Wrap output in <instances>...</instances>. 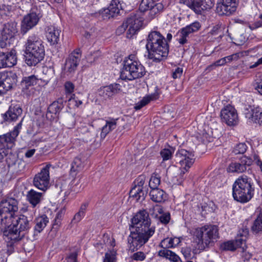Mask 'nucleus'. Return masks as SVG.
<instances>
[{
    "instance_id": "f257e3e1",
    "label": "nucleus",
    "mask_w": 262,
    "mask_h": 262,
    "mask_svg": "<svg viewBox=\"0 0 262 262\" xmlns=\"http://www.w3.org/2000/svg\"><path fill=\"white\" fill-rule=\"evenodd\" d=\"M18 201L8 198L0 202V233L13 242H18L24 238L31 225L34 212L31 211L29 215L20 214L18 217Z\"/></svg>"
},
{
    "instance_id": "f03ea898",
    "label": "nucleus",
    "mask_w": 262,
    "mask_h": 262,
    "mask_svg": "<svg viewBox=\"0 0 262 262\" xmlns=\"http://www.w3.org/2000/svg\"><path fill=\"white\" fill-rule=\"evenodd\" d=\"M130 234L128 237L129 250H138L147 242L155 232V227L150 226L149 213L145 210H140L132 219Z\"/></svg>"
},
{
    "instance_id": "7ed1b4c3",
    "label": "nucleus",
    "mask_w": 262,
    "mask_h": 262,
    "mask_svg": "<svg viewBox=\"0 0 262 262\" xmlns=\"http://www.w3.org/2000/svg\"><path fill=\"white\" fill-rule=\"evenodd\" d=\"M154 4L153 0H142L139 6L140 11L132 13L123 21L122 25L117 28L116 30V34L120 35L127 29L126 37L128 38H131L142 25L143 13L149 10Z\"/></svg>"
},
{
    "instance_id": "20e7f679",
    "label": "nucleus",
    "mask_w": 262,
    "mask_h": 262,
    "mask_svg": "<svg viewBox=\"0 0 262 262\" xmlns=\"http://www.w3.org/2000/svg\"><path fill=\"white\" fill-rule=\"evenodd\" d=\"M146 48L148 58L160 62L168 56L169 46L165 37L158 31H151L148 35Z\"/></svg>"
},
{
    "instance_id": "39448f33",
    "label": "nucleus",
    "mask_w": 262,
    "mask_h": 262,
    "mask_svg": "<svg viewBox=\"0 0 262 262\" xmlns=\"http://www.w3.org/2000/svg\"><path fill=\"white\" fill-rule=\"evenodd\" d=\"M190 234L198 250L203 251L213 245L219 238V228L214 225H206L191 230Z\"/></svg>"
},
{
    "instance_id": "423d86ee",
    "label": "nucleus",
    "mask_w": 262,
    "mask_h": 262,
    "mask_svg": "<svg viewBox=\"0 0 262 262\" xmlns=\"http://www.w3.org/2000/svg\"><path fill=\"white\" fill-rule=\"evenodd\" d=\"M25 47L24 59L28 66H35L43 59L45 47L38 36L35 34L29 35Z\"/></svg>"
},
{
    "instance_id": "0eeeda50",
    "label": "nucleus",
    "mask_w": 262,
    "mask_h": 262,
    "mask_svg": "<svg viewBox=\"0 0 262 262\" xmlns=\"http://www.w3.org/2000/svg\"><path fill=\"white\" fill-rule=\"evenodd\" d=\"M254 187L250 178L245 175L239 177L232 186V195L234 199L245 203L251 200L254 195Z\"/></svg>"
},
{
    "instance_id": "6e6552de",
    "label": "nucleus",
    "mask_w": 262,
    "mask_h": 262,
    "mask_svg": "<svg viewBox=\"0 0 262 262\" xmlns=\"http://www.w3.org/2000/svg\"><path fill=\"white\" fill-rule=\"evenodd\" d=\"M145 74L144 67L137 60L136 56L132 54L124 60L120 78L122 80H132L142 77Z\"/></svg>"
},
{
    "instance_id": "1a4fd4ad",
    "label": "nucleus",
    "mask_w": 262,
    "mask_h": 262,
    "mask_svg": "<svg viewBox=\"0 0 262 262\" xmlns=\"http://www.w3.org/2000/svg\"><path fill=\"white\" fill-rule=\"evenodd\" d=\"M17 25L15 21L8 22L4 25L0 34L1 48L5 49L10 47L17 33Z\"/></svg>"
},
{
    "instance_id": "9d476101",
    "label": "nucleus",
    "mask_w": 262,
    "mask_h": 262,
    "mask_svg": "<svg viewBox=\"0 0 262 262\" xmlns=\"http://www.w3.org/2000/svg\"><path fill=\"white\" fill-rule=\"evenodd\" d=\"M41 17L42 11L40 6H33L30 13L24 17L21 27V33L26 34L30 29L36 26Z\"/></svg>"
},
{
    "instance_id": "9b49d317",
    "label": "nucleus",
    "mask_w": 262,
    "mask_h": 262,
    "mask_svg": "<svg viewBox=\"0 0 262 262\" xmlns=\"http://www.w3.org/2000/svg\"><path fill=\"white\" fill-rule=\"evenodd\" d=\"M195 158L193 152L188 151L185 149L179 150L176 154V161L180 165L182 170L180 176H182L188 171V169L193 165Z\"/></svg>"
},
{
    "instance_id": "f8f14e48",
    "label": "nucleus",
    "mask_w": 262,
    "mask_h": 262,
    "mask_svg": "<svg viewBox=\"0 0 262 262\" xmlns=\"http://www.w3.org/2000/svg\"><path fill=\"white\" fill-rule=\"evenodd\" d=\"M180 3L186 5L198 14L210 9L214 4L213 0H180Z\"/></svg>"
},
{
    "instance_id": "ddd939ff",
    "label": "nucleus",
    "mask_w": 262,
    "mask_h": 262,
    "mask_svg": "<svg viewBox=\"0 0 262 262\" xmlns=\"http://www.w3.org/2000/svg\"><path fill=\"white\" fill-rule=\"evenodd\" d=\"M51 165L47 164L43 167L40 171L34 176L33 179V185L38 189L46 191L49 185L50 175L49 169Z\"/></svg>"
},
{
    "instance_id": "4468645a",
    "label": "nucleus",
    "mask_w": 262,
    "mask_h": 262,
    "mask_svg": "<svg viewBox=\"0 0 262 262\" xmlns=\"http://www.w3.org/2000/svg\"><path fill=\"white\" fill-rule=\"evenodd\" d=\"M172 243V237H167L163 239L160 244L163 249L159 251L158 255L173 262H182L178 255L168 250L169 248H173V245H171Z\"/></svg>"
},
{
    "instance_id": "2eb2a0df",
    "label": "nucleus",
    "mask_w": 262,
    "mask_h": 262,
    "mask_svg": "<svg viewBox=\"0 0 262 262\" xmlns=\"http://www.w3.org/2000/svg\"><path fill=\"white\" fill-rule=\"evenodd\" d=\"M7 52H0V69L11 68L17 63V55L16 50L13 48H6Z\"/></svg>"
},
{
    "instance_id": "dca6fc26",
    "label": "nucleus",
    "mask_w": 262,
    "mask_h": 262,
    "mask_svg": "<svg viewBox=\"0 0 262 262\" xmlns=\"http://www.w3.org/2000/svg\"><path fill=\"white\" fill-rule=\"evenodd\" d=\"M242 237H238L235 241H228L224 243L222 245V248L225 250L234 251L237 247L242 249V251L244 252L246 249V236L248 234V230L246 229L243 231V233H240Z\"/></svg>"
},
{
    "instance_id": "f3484780",
    "label": "nucleus",
    "mask_w": 262,
    "mask_h": 262,
    "mask_svg": "<svg viewBox=\"0 0 262 262\" xmlns=\"http://www.w3.org/2000/svg\"><path fill=\"white\" fill-rule=\"evenodd\" d=\"M221 116L222 120L229 126L235 125L238 122L236 111L231 105H227L222 110Z\"/></svg>"
},
{
    "instance_id": "a211bd4d",
    "label": "nucleus",
    "mask_w": 262,
    "mask_h": 262,
    "mask_svg": "<svg viewBox=\"0 0 262 262\" xmlns=\"http://www.w3.org/2000/svg\"><path fill=\"white\" fill-rule=\"evenodd\" d=\"M119 5V2L117 0H112L107 8L100 10L99 15L103 19L116 18L120 15Z\"/></svg>"
},
{
    "instance_id": "6ab92c4d",
    "label": "nucleus",
    "mask_w": 262,
    "mask_h": 262,
    "mask_svg": "<svg viewBox=\"0 0 262 262\" xmlns=\"http://www.w3.org/2000/svg\"><path fill=\"white\" fill-rule=\"evenodd\" d=\"M244 114L250 122L262 125V108L259 106L246 107L244 108Z\"/></svg>"
},
{
    "instance_id": "aec40b11",
    "label": "nucleus",
    "mask_w": 262,
    "mask_h": 262,
    "mask_svg": "<svg viewBox=\"0 0 262 262\" xmlns=\"http://www.w3.org/2000/svg\"><path fill=\"white\" fill-rule=\"evenodd\" d=\"M16 82L15 74L11 72L0 73V88L3 90L5 94L12 89Z\"/></svg>"
},
{
    "instance_id": "412c9836",
    "label": "nucleus",
    "mask_w": 262,
    "mask_h": 262,
    "mask_svg": "<svg viewBox=\"0 0 262 262\" xmlns=\"http://www.w3.org/2000/svg\"><path fill=\"white\" fill-rule=\"evenodd\" d=\"M81 54L78 51H74L70 54L66 59L64 64V71L66 73H74L79 64L80 60Z\"/></svg>"
},
{
    "instance_id": "4be33fe9",
    "label": "nucleus",
    "mask_w": 262,
    "mask_h": 262,
    "mask_svg": "<svg viewBox=\"0 0 262 262\" xmlns=\"http://www.w3.org/2000/svg\"><path fill=\"white\" fill-rule=\"evenodd\" d=\"M149 213L151 216L155 219H158L161 223L167 224L170 219V215L169 212L164 213L162 207L156 205L152 206L149 210Z\"/></svg>"
},
{
    "instance_id": "5701e85b",
    "label": "nucleus",
    "mask_w": 262,
    "mask_h": 262,
    "mask_svg": "<svg viewBox=\"0 0 262 262\" xmlns=\"http://www.w3.org/2000/svg\"><path fill=\"white\" fill-rule=\"evenodd\" d=\"M63 107V104L62 98L58 99L57 101H54L48 108L47 117L50 118V119L58 118Z\"/></svg>"
},
{
    "instance_id": "b1692460",
    "label": "nucleus",
    "mask_w": 262,
    "mask_h": 262,
    "mask_svg": "<svg viewBox=\"0 0 262 262\" xmlns=\"http://www.w3.org/2000/svg\"><path fill=\"white\" fill-rule=\"evenodd\" d=\"M23 110L19 105L10 106L8 111L3 115V119L5 121L16 120L22 114Z\"/></svg>"
},
{
    "instance_id": "393cba45",
    "label": "nucleus",
    "mask_w": 262,
    "mask_h": 262,
    "mask_svg": "<svg viewBox=\"0 0 262 262\" xmlns=\"http://www.w3.org/2000/svg\"><path fill=\"white\" fill-rule=\"evenodd\" d=\"M60 30L54 26H49L46 29V37L48 41L52 45L58 43L59 40Z\"/></svg>"
},
{
    "instance_id": "a878e982",
    "label": "nucleus",
    "mask_w": 262,
    "mask_h": 262,
    "mask_svg": "<svg viewBox=\"0 0 262 262\" xmlns=\"http://www.w3.org/2000/svg\"><path fill=\"white\" fill-rule=\"evenodd\" d=\"M16 137L11 132L0 136V144L3 147L10 150L14 145Z\"/></svg>"
},
{
    "instance_id": "bb28decb",
    "label": "nucleus",
    "mask_w": 262,
    "mask_h": 262,
    "mask_svg": "<svg viewBox=\"0 0 262 262\" xmlns=\"http://www.w3.org/2000/svg\"><path fill=\"white\" fill-rule=\"evenodd\" d=\"M149 195L152 201L157 203L163 202L167 198L166 193L160 189L151 190L149 192Z\"/></svg>"
},
{
    "instance_id": "cd10ccee",
    "label": "nucleus",
    "mask_w": 262,
    "mask_h": 262,
    "mask_svg": "<svg viewBox=\"0 0 262 262\" xmlns=\"http://www.w3.org/2000/svg\"><path fill=\"white\" fill-rule=\"evenodd\" d=\"M42 196V193L38 192L33 189L28 191L27 198L29 203L34 208L36 205L41 202Z\"/></svg>"
},
{
    "instance_id": "c85d7f7f",
    "label": "nucleus",
    "mask_w": 262,
    "mask_h": 262,
    "mask_svg": "<svg viewBox=\"0 0 262 262\" xmlns=\"http://www.w3.org/2000/svg\"><path fill=\"white\" fill-rule=\"evenodd\" d=\"M117 120L118 119H115L111 118L106 121L105 125L102 127L101 129L100 134V137L101 138H104L111 131L116 127Z\"/></svg>"
},
{
    "instance_id": "c756f323",
    "label": "nucleus",
    "mask_w": 262,
    "mask_h": 262,
    "mask_svg": "<svg viewBox=\"0 0 262 262\" xmlns=\"http://www.w3.org/2000/svg\"><path fill=\"white\" fill-rule=\"evenodd\" d=\"M84 159L80 157H76L72 163L70 174L74 177L76 172L81 170L84 167Z\"/></svg>"
},
{
    "instance_id": "7c9ffc66",
    "label": "nucleus",
    "mask_w": 262,
    "mask_h": 262,
    "mask_svg": "<svg viewBox=\"0 0 262 262\" xmlns=\"http://www.w3.org/2000/svg\"><path fill=\"white\" fill-rule=\"evenodd\" d=\"M216 11L220 15H229L235 11V9L232 6L224 4V2L217 4Z\"/></svg>"
},
{
    "instance_id": "2f4dec72",
    "label": "nucleus",
    "mask_w": 262,
    "mask_h": 262,
    "mask_svg": "<svg viewBox=\"0 0 262 262\" xmlns=\"http://www.w3.org/2000/svg\"><path fill=\"white\" fill-rule=\"evenodd\" d=\"M48 222L49 219L46 215L37 217L35 220V231L40 233L45 228Z\"/></svg>"
},
{
    "instance_id": "473e14b6",
    "label": "nucleus",
    "mask_w": 262,
    "mask_h": 262,
    "mask_svg": "<svg viewBox=\"0 0 262 262\" xmlns=\"http://www.w3.org/2000/svg\"><path fill=\"white\" fill-rule=\"evenodd\" d=\"M251 231L254 234L262 232V209L260 210L256 219L254 221L251 226Z\"/></svg>"
},
{
    "instance_id": "72a5a7b5",
    "label": "nucleus",
    "mask_w": 262,
    "mask_h": 262,
    "mask_svg": "<svg viewBox=\"0 0 262 262\" xmlns=\"http://www.w3.org/2000/svg\"><path fill=\"white\" fill-rule=\"evenodd\" d=\"M38 80L36 76L34 75L24 77L21 81L23 89L24 90L28 89L29 87L36 85Z\"/></svg>"
},
{
    "instance_id": "f704fd0d",
    "label": "nucleus",
    "mask_w": 262,
    "mask_h": 262,
    "mask_svg": "<svg viewBox=\"0 0 262 262\" xmlns=\"http://www.w3.org/2000/svg\"><path fill=\"white\" fill-rule=\"evenodd\" d=\"M227 171L229 172L242 173L246 171V168L239 162H233L228 166Z\"/></svg>"
},
{
    "instance_id": "c9c22d12",
    "label": "nucleus",
    "mask_w": 262,
    "mask_h": 262,
    "mask_svg": "<svg viewBox=\"0 0 262 262\" xmlns=\"http://www.w3.org/2000/svg\"><path fill=\"white\" fill-rule=\"evenodd\" d=\"M158 98L157 94H152L150 95L147 96L143 98V99L139 102L136 104L135 108L136 110L141 109L143 106L148 104L151 100H156Z\"/></svg>"
},
{
    "instance_id": "e433bc0d",
    "label": "nucleus",
    "mask_w": 262,
    "mask_h": 262,
    "mask_svg": "<svg viewBox=\"0 0 262 262\" xmlns=\"http://www.w3.org/2000/svg\"><path fill=\"white\" fill-rule=\"evenodd\" d=\"M163 5L161 3H157L156 4H154L149 10V16L150 18L152 19L155 17L156 15H157L163 11Z\"/></svg>"
},
{
    "instance_id": "4c0bfd02",
    "label": "nucleus",
    "mask_w": 262,
    "mask_h": 262,
    "mask_svg": "<svg viewBox=\"0 0 262 262\" xmlns=\"http://www.w3.org/2000/svg\"><path fill=\"white\" fill-rule=\"evenodd\" d=\"M5 157L6 162L9 167L16 166V162L18 160L17 155L12 153L10 150H9L8 154Z\"/></svg>"
},
{
    "instance_id": "58836bf2",
    "label": "nucleus",
    "mask_w": 262,
    "mask_h": 262,
    "mask_svg": "<svg viewBox=\"0 0 262 262\" xmlns=\"http://www.w3.org/2000/svg\"><path fill=\"white\" fill-rule=\"evenodd\" d=\"M188 31L186 29L185 27L181 29L180 31V36L179 38H178V40L179 42L181 45H184L188 42L187 38L189 37V34H190Z\"/></svg>"
},
{
    "instance_id": "ea45409f",
    "label": "nucleus",
    "mask_w": 262,
    "mask_h": 262,
    "mask_svg": "<svg viewBox=\"0 0 262 262\" xmlns=\"http://www.w3.org/2000/svg\"><path fill=\"white\" fill-rule=\"evenodd\" d=\"M182 168L181 167L179 168L176 166H169L167 169V174L172 177H179L180 178L183 179V175L182 176H180V172L181 171Z\"/></svg>"
},
{
    "instance_id": "a19ab883",
    "label": "nucleus",
    "mask_w": 262,
    "mask_h": 262,
    "mask_svg": "<svg viewBox=\"0 0 262 262\" xmlns=\"http://www.w3.org/2000/svg\"><path fill=\"white\" fill-rule=\"evenodd\" d=\"M247 146L244 143H240L236 145L234 147L232 152L235 155L243 154L247 150Z\"/></svg>"
},
{
    "instance_id": "79ce46f5",
    "label": "nucleus",
    "mask_w": 262,
    "mask_h": 262,
    "mask_svg": "<svg viewBox=\"0 0 262 262\" xmlns=\"http://www.w3.org/2000/svg\"><path fill=\"white\" fill-rule=\"evenodd\" d=\"M173 151L172 149L164 148L161 150L160 155L163 159V161L170 160L172 156Z\"/></svg>"
},
{
    "instance_id": "37998d69",
    "label": "nucleus",
    "mask_w": 262,
    "mask_h": 262,
    "mask_svg": "<svg viewBox=\"0 0 262 262\" xmlns=\"http://www.w3.org/2000/svg\"><path fill=\"white\" fill-rule=\"evenodd\" d=\"M160 184V178L156 176H151L149 181V186L151 190L159 189L158 186Z\"/></svg>"
},
{
    "instance_id": "c03bdc74",
    "label": "nucleus",
    "mask_w": 262,
    "mask_h": 262,
    "mask_svg": "<svg viewBox=\"0 0 262 262\" xmlns=\"http://www.w3.org/2000/svg\"><path fill=\"white\" fill-rule=\"evenodd\" d=\"M112 97L121 91V85L118 83H113L107 86Z\"/></svg>"
},
{
    "instance_id": "a18cd8bd",
    "label": "nucleus",
    "mask_w": 262,
    "mask_h": 262,
    "mask_svg": "<svg viewBox=\"0 0 262 262\" xmlns=\"http://www.w3.org/2000/svg\"><path fill=\"white\" fill-rule=\"evenodd\" d=\"M98 95L100 96L103 97L105 99H106L112 97L110 91L107 86L100 88V89L98 90Z\"/></svg>"
},
{
    "instance_id": "49530a36",
    "label": "nucleus",
    "mask_w": 262,
    "mask_h": 262,
    "mask_svg": "<svg viewBox=\"0 0 262 262\" xmlns=\"http://www.w3.org/2000/svg\"><path fill=\"white\" fill-rule=\"evenodd\" d=\"M185 28L191 34L198 31L201 28V25L198 21H195L186 26Z\"/></svg>"
},
{
    "instance_id": "de8ad7c7",
    "label": "nucleus",
    "mask_w": 262,
    "mask_h": 262,
    "mask_svg": "<svg viewBox=\"0 0 262 262\" xmlns=\"http://www.w3.org/2000/svg\"><path fill=\"white\" fill-rule=\"evenodd\" d=\"M100 56V52L99 50L95 51L88 56V60L90 62L92 63L95 62Z\"/></svg>"
},
{
    "instance_id": "09e8293b",
    "label": "nucleus",
    "mask_w": 262,
    "mask_h": 262,
    "mask_svg": "<svg viewBox=\"0 0 262 262\" xmlns=\"http://www.w3.org/2000/svg\"><path fill=\"white\" fill-rule=\"evenodd\" d=\"M243 55L242 53H236L231 55L225 57L227 61V63L230 62L232 61L237 60L240 57Z\"/></svg>"
},
{
    "instance_id": "8fccbe9b",
    "label": "nucleus",
    "mask_w": 262,
    "mask_h": 262,
    "mask_svg": "<svg viewBox=\"0 0 262 262\" xmlns=\"http://www.w3.org/2000/svg\"><path fill=\"white\" fill-rule=\"evenodd\" d=\"M115 255L113 252H106L103 259V262H115Z\"/></svg>"
},
{
    "instance_id": "3c124183",
    "label": "nucleus",
    "mask_w": 262,
    "mask_h": 262,
    "mask_svg": "<svg viewBox=\"0 0 262 262\" xmlns=\"http://www.w3.org/2000/svg\"><path fill=\"white\" fill-rule=\"evenodd\" d=\"M146 255L143 252H137L133 254L132 258L135 260L142 261L145 258Z\"/></svg>"
},
{
    "instance_id": "603ef678",
    "label": "nucleus",
    "mask_w": 262,
    "mask_h": 262,
    "mask_svg": "<svg viewBox=\"0 0 262 262\" xmlns=\"http://www.w3.org/2000/svg\"><path fill=\"white\" fill-rule=\"evenodd\" d=\"M75 86L74 84L70 81H67L64 83V88L66 92L68 94H71L73 92Z\"/></svg>"
},
{
    "instance_id": "864d4df0",
    "label": "nucleus",
    "mask_w": 262,
    "mask_h": 262,
    "mask_svg": "<svg viewBox=\"0 0 262 262\" xmlns=\"http://www.w3.org/2000/svg\"><path fill=\"white\" fill-rule=\"evenodd\" d=\"M145 179L146 177L144 175L139 176L135 181V186L142 187L144 184Z\"/></svg>"
},
{
    "instance_id": "5fc2aeb1",
    "label": "nucleus",
    "mask_w": 262,
    "mask_h": 262,
    "mask_svg": "<svg viewBox=\"0 0 262 262\" xmlns=\"http://www.w3.org/2000/svg\"><path fill=\"white\" fill-rule=\"evenodd\" d=\"M240 163L242 165L245 166V167L247 168V166H249L252 164V160L250 158H249L247 157H244L241 159Z\"/></svg>"
},
{
    "instance_id": "6e6d98bb",
    "label": "nucleus",
    "mask_w": 262,
    "mask_h": 262,
    "mask_svg": "<svg viewBox=\"0 0 262 262\" xmlns=\"http://www.w3.org/2000/svg\"><path fill=\"white\" fill-rule=\"evenodd\" d=\"M13 167L16 171H21L25 167V163L23 161L18 159L16 162V166Z\"/></svg>"
},
{
    "instance_id": "4d7b16f0",
    "label": "nucleus",
    "mask_w": 262,
    "mask_h": 262,
    "mask_svg": "<svg viewBox=\"0 0 262 262\" xmlns=\"http://www.w3.org/2000/svg\"><path fill=\"white\" fill-rule=\"evenodd\" d=\"M183 73V69L180 67L177 68L172 72V77L173 79L180 78Z\"/></svg>"
},
{
    "instance_id": "13d9d810",
    "label": "nucleus",
    "mask_w": 262,
    "mask_h": 262,
    "mask_svg": "<svg viewBox=\"0 0 262 262\" xmlns=\"http://www.w3.org/2000/svg\"><path fill=\"white\" fill-rule=\"evenodd\" d=\"M142 190V187L135 186L130 191V196H137V194H139L140 191Z\"/></svg>"
},
{
    "instance_id": "bf43d9fd",
    "label": "nucleus",
    "mask_w": 262,
    "mask_h": 262,
    "mask_svg": "<svg viewBox=\"0 0 262 262\" xmlns=\"http://www.w3.org/2000/svg\"><path fill=\"white\" fill-rule=\"evenodd\" d=\"M23 120V119H22L20 122L19 123H18L16 126L14 127L13 130L11 131V132L13 134H14V136H16L17 137L18 136L20 130L21 128Z\"/></svg>"
},
{
    "instance_id": "052dcab7",
    "label": "nucleus",
    "mask_w": 262,
    "mask_h": 262,
    "mask_svg": "<svg viewBox=\"0 0 262 262\" xmlns=\"http://www.w3.org/2000/svg\"><path fill=\"white\" fill-rule=\"evenodd\" d=\"M83 216L84 214L82 212H78L74 215L72 222L74 223H78Z\"/></svg>"
},
{
    "instance_id": "680f3d73",
    "label": "nucleus",
    "mask_w": 262,
    "mask_h": 262,
    "mask_svg": "<svg viewBox=\"0 0 262 262\" xmlns=\"http://www.w3.org/2000/svg\"><path fill=\"white\" fill-rule=\"evenodd\" d=\"M262 27V20H258L254 22L252 24L249 25V28L251 30H254Z\"/></svg>"
},
{
    "instance_id": "e2e57ef3",
    "label": "nucleus",
    "mask_w": 262,
    "mask_h": 262,
    "mask_svg": "<svg viewBox=\"0 0 262 262\" xmlns=\"http://www.w3.org/2000/svg\"><path fill=\"white\" fill-rule=\"evenodd\" d=\"M68 262H78L77 253L76 252L71 253L68 257Z\"/></svg>"
},
{
    "instance_id": "0e129e2a",
    "label": "nucleus",
    "mask_w": 262,
    "mask_h": 262,
    "mask_svg": "<svg viewBox=\"0 0 262 262\" xmlns=\"http://www.w3.org/2000/svg\"><path fill=\"white\" fill-rule=\"evenodd\" d=\"M223 2L226 5H228L229 7L232 6V7H233L235 9V10H236V0H223Z\"/></svg>"
},
{
    "instance_id": "69168bd1",
    "label": "nucleus",
    "mask_w": 262,
    "mask_h": 262,
    "mask_svg": "<svg viewBox=\"0 0 262 262\" xmlns=\"http://www.w3.org/2000/svg\"><path fill=\"white\" fill-rule=\"evenodd\" d=\"M145 196V193L143 190H142L140 191L139 194H137V196H133V198H136L137 201H142L144 200Z\"/></svg>"
},
{
    "instance_id": "338daca9",
    "label": "nucleus",
    "mask_w": 262,
    "mask_h": 262,
    "mask_svg": "<svg viewBox=\"0 0 262 262\" xmlns=\"http://www.w3.org/2000/svg\"><path fill=\"white\" fill-rule=\"evenodd\" d=\"M227 63L225 57L222 58L214 63L215 66H221Z\"/></svg>"
},
{
    "instance_id": "774afa93",
    "label": "nucleus",
    "mask_w": 262,
    "mask_h": 262,
    "mask_svg": "<svg viewBox=\"0 0 262 262\" xmlns=\"http://www.w3.org/2000/svg\"><path fill=\"white\" fill-rule=\"evenodd\" d=\"M220 28H221L220 25H217L214 26L211 31V34L213 35L217 34L219 32V30H220Z\"/></svg>"
}]
</instances>
